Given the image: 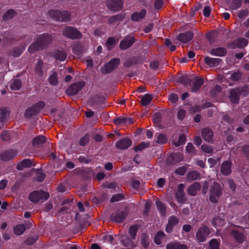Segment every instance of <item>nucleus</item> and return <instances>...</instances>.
<instances>
[{"label":"nucleus","mask_w":249,"mask_h":249,"mask_svg":"<svg viewBox=\"0 0 249 249\" xmlns=\"http://www.w3.org/2000/svg\"><path fill=\"white\" fill-rule=\"evenodd\" d=\"M53 40V36L50 35L43 34L40 35L37 38L36 41L29 47L28 51L30 53H34L51 43Z\"/></svg>","instance_id":"obj_1"},{"label":"nucleus","mask_w":249,"mask_h":249,"mask_svg":"<svg viewBox=\"0 0 249 249\" xmlns=\"http://www.w3.org/2000/svg\"><path fill=\"white\" fill-rule=\"evenodd\" d=\"M222 194V189L219 184L213 182L209 191V199L213 203L218 202Z\"/></svg>","instance_id":"obj_2"},{"label":"nucleus","mask_w":249,"mask_h":249,"mask_svg":"<svg viewBox=\"0 0 249 249\" xmlns=\"http://www.w3.org/2000/svg\"><path fill=\"white\" fill-rule=\"evenodd\" d=\"M48 14L52 18L58 21L65 22L71 19V13L67 11L51 10Z\"/></svg>","instance_id":"obj_3"},{"label":"nucleus","mask_w":249,"mask_h":249,"mask_svg":"<svg viewBox=\"0 0 249 249\" xmlns=\"http://www.w3.org/2000/svg\"><path fill=\"white\" fill-rule=\"evenodd\" d=\"M62 35L67 38L76 39L82 37V34L73 27L66 26L62 31Z\"/></svg>","instance_id":"obj_4"},{"label":"nucleus","mask_w":249,"mask_h":249,"mask_svg":"<svg viewBox=\"0 0 249 249\" xmlns=\"http://www.w3.org/2000/svg\"><path fill=\"white\" fill-rule=\"evenodd\" d=\"M120 63V60L119 58H112L101 68V71L104 74L109 73L116 69Z\"/></svg>","instance_id":"obj_5"},{"label":"nucleus","mask_w":249,"mask_h":249,"mask_svg":"<svg viewBox=\"0 0 249 249\" xmlns=\"http://www.w3.org/2000/svg\"><path fill=\"white\" fill-rule=\"evenodd\" d=\"M49 197V194L44 191H34L30 193L29 199L33 202L36 203L40 200H46Z\"/></svg>","instance_id":"obj_6"},{"label":"nucleus","mask_w":249,"mask_h":249,"mask_svg":"<svg viewBox=\"0 0 249 249\" xmlns=\"http://www.w3.org/2000/svg\"><path fill=\"white\" fill-rule=\"evenodd\" d=\"M210 233L208 227L203 226L198 229L196 233V238L199 242H203L205 241L206 237Z\"/></svg>","instance_id":"obj_7"},{"label":"nucleus","mask_w":249,"mask_h":249,"mask_svg":"<svg viewBox=\"0 0 249 249\" xmlns=\"http://www.w3.org/2000/svg\"><path fill=\"white\" fill-rule=\"evenodd\" d=\"M44 107V104L42 102H40L28 108L25 112V116L27 117H31L38 113Z\"/></svg>","instance_id":"obj_8"},{"label":"nucleus","mask_w":249,"mask_h":249,"mask_svg":"<svg viewBox=\"0 0 249 249\" xmlns=\"http://www.w3.org/2000/svg\"><path fill=\"white\" fill-rule=\"evenodd\" d=\"M107 4L110 10L114 11L120 10L123 6V0H108Z\"/></svg>","instance_id":"obj_9"},{"label":"nucleus","mask_w":249,"mask_h":249,"mask_svg":"<svg viewBox=\"0 0 249 249\" xmlns=\"http://www.w3.org/2000/svg\"><path fill=\"white\" fill-rule=\"evenodd\" d=\"M85 83L79 82L70 86L66 90L69 95H73L76 94L84 86Z\"/></svg>","instance_id":"obj_10"},{"label":"nucleus","mask_w":249,"mask_h":249,"mask_svg":"<svg viewBox=\"0 0 249 249\" xmlns=\"http://www.w3.org/2000/svg\"><path fill=\"white\" fill-rule=\"evenodd\" d=\"M127 215V212L126 210L122 211H119L111 215V219L116 223H121L124 220Z\"/></svg>","instance_id":"obj_11"},{"label":"nucleus","mask_w":249,"mask_h":249,"mask_svg":"<svg viewBox=\"0 0 249 249\" xmlns=\"http://www.w3.org/2000/svg\"><path fill=\"white\" fill-rule=\"evenodd\" d=\"M132 141L130 139L124 138L116 143V147L117 149L124 150L129 147L132 145Z\"/></svg>","instance_id":"obj_12"},{"label":"nucleus","mask_w":249,"mask_h":249,"mask_svg":"<svg viewBox=\"0 0 249 249\" xmlns=\"http://www.w3.org/2000/svg\"><path fill=\"white\" fill-rule=\"evenodd\" d=\"M135 42V38L132 36H127L123 39L120 44V47L122 50L129 48Z\"/></svg>","instance_id":"obj_13"},{"label":"nucleus","mask_w":249,"mask_h":249,"mask_svg":"<svg viewBox=\"0 0 249 249\" xmlns=\"http://www.w3.org/2000/svg\"><path fill=\"white\" fill-rule=\"evenodd\" d=\"M193 34L191 32L180 34L178 36V39L183 43H186L192 40Z\"/></svg>","instance_id":"obj_14"},{"label":"nucleus","mask_w":249,"mask_h":249,"mask_svg":"<svg viewBox=\"0 0 249 249\" xmlns=\"http://www.w3.org/2000/svg\"><path fill=\"white\" fill-rule=\"evenodd\" d=\"M178 222V218L175 216H171L168 219V223L166 227L165 231L167 232L172 231L173 227Z\"/></svg>","instance_id":"obj_15"},{"label":"nucleus","mask_w":249,"mask_h":249,"mask_svg":"<svg viewBox=\"0 0 249 249\" xmlns=\"http://www.w3.org/2000/svg\"><path fill=\"white\" fill-rule=\"evenodd\" d=\"M182 160L183 155L180 153H176L170 155L167 159V161L168 163L174 164L177 162H180Z\"/></svg>","instance_id":"obj_16"},{"label":"nucleus","mask_w":249,"mask_h":249,"mask_svg":"<svg viewBox=\"0 0 249 249\" xmlns=\"http://www.w3.org/2000/svg\"><path fill=\"white\" fill-rule=\"evenodd\" d=\"M146 14V10L142 9L140 12H136L133 13L131 16V19L134 21H139L145 17Z\"/></svg>","instance_id":"obj_17"},{"label":"nucleus","mask_w":249,"mask_h":249,"mask_svg":"<svg viewBox=\"0 0 249 249\" xmlns=\"http://www.w3.org/2000/svg\"><path fill=\"white\" fill-rule=\"evenodd\" d=\"M166 249H188V247L179 242L176 241L168 243Z\"/></svg>","instance_id":"obj_18"},{"label":"nucleus","mask_w":249,"mask_h":249,"mask_svg":"<svg viewBox=\"0 0 249 249\" xmlns=\"http://www.w3.org/2000/svg\"><path fill=\"white\" fill-rule=\"evenodd\" d=\"M204 61L210 67H214L218 66L222 62V60L220 58L206 57L204 59Z\"/></svg>","instance_id":"obj_19"},{"label":"nucleus","mask_w":249,"mask_h":249,"mask_svg":"<svg viewBox=\"0 0 249 249\" xmlns=\"http://www.w3.org/2000/svg\"><path fill=\"white\" fill-rule=\"evenodd\" d=\"M116 236L119 237L122 239V243L125 247H127L128 248H132L135 246V243L132 240L129 239L127 237L125 236L124 234L116 235Z\"/></svg>","instance_id":"obj_20"},{"label":"nucleus","mask_w":249,"mask_h":249,"mask_svg":"<svg viewBox=\"0 0 249 249\" xmlns=\"http://www.w3.org/2000/svg\"><path fill=\"white\" fill-rule=\"evenodd\" d=\"M202 137L207 142H212L213 138V132L208 128H205L202 131Z\"/></svg>","instance_id":"obj_21"},{"label":"nucleus","mask_w":249,"mask_h":249,"mask_svg":"<svg viewBox=\"0 0 249 249\" xmlns=\"http://www.w3.org/2000/svg\"><path fill=\"white\" fill-rule=\"evenodd\" d=\"M184 185L182 183L179 184L178 187L177 192L176 194V197L179 202H182L184 200Z\"/></svg>","instance_id":"obj_22"},{"label":"nucleus","mask_w":249,"mask_h":249,"mask_svg":"<svg viewBox=\"0 0 249 249\" xmlns=\"http://www.w3.org/2000/svg\"><path fill=\"white\" fill-rule=\"evenodd\" d=\"M203 84V79L202 78L196 77L193 79V84L192 88L193 92H196L201 87V85Z\"/></svg>","instance_id":"obj_23"},{"label":"nucleus","mask_w":249,"mask_h":249,"mask_svg":"<svg viewBox=\"0 0 249 249\" xmlns=\"http://www.w3.org/2000/svg\"><path fill=\"white\" fill-rule=\"evenodd\" d=\"M221 171L222 174L228 175L231 173V162L226 161L221 165Z\"/></svg>","instance_id":"obj_24"},{"label":"nucleus","mask_w":249,"mask_h":249,"mask_svg":"<svg viewBox=\"0 0 249 249\" xmlns=\"http://www.w3.org/2000/svg\"><path fill=\"white\" fill-rule=\"evenodd\" d=\"M210 53L212 55L221 57L226 54V50L224 48H213L210 50Z\"/></svg>","instance_id":"obj_25"},{"label":"nucleus","mask_w":249,"mask_h":249,"mask_svg":"<svg viewBox=\"0 0 249 249\" xmlns=\"http://www.w3.org/2000/svg\"><path fill=\"white\" fill-rule=\"evenodd\" d=\"M201 186L198 182H195L190 186L188 189V192L190 195L194 196L196 194L197 191L200 189Z\"/></svg>","instance_id":"obj_26"},{"label":"nucleus","mask_w":249,"mask_h":249,"mask_svg":"<svg viewBox=\"0 0 249 249\" xmlns=\"http://www.w3.org/2000/svg\"><path fill=\"white\" fill-rule=\"evenodd\" d=\"M15 156L16 154L13 152L7 151L1 153L0 158L2 160L8 161L13 159Z\"/></svg>","instance_id":"obj_27"},{"label":"nucleus","mask_w":249,"mask_h":249,"mask_svg":"<svg viewBox=\"0 0 249 249\" xmlns=\"http://www.w3.org/2000/svg\"><path fill=\"white\" fill-rule=\"evenodd\" d=\"M212 223L214 227L217 228L224 225L225 219L222 216H218L213 218Z\"/></svg>","instance_id":"obj_28"},{"label":"nucleus","mask_w":249,"mask_h":249,"mask_svg":"<svg viewBox=\"0 0 249 249\" xmlns=\"http://www.w3.org/2000/svg\"><path fill=\"white\" fill-rule=\"evenodd\" d=\"M114 123L117 125L122 124H130L132 123V120L131 118L120 117L115 119L114 121Z\"/></svg>","instance_id":"obj_29"},{"label":"nucleus","mask_w":249,"mask_h":249,"mask_svg":"<svg viewBox=\"0 0 249 249\" xmlns=\"http://www.w3.org/2000/svg\"><path fill=\"white\" fill-rule=\"evenodd\" d=\"M240 89H233L231 91V96L230 97V100L233 103L237 104L238 102L239 98V94L238 92V91Z\"/></svg>","instance_id":"obj_30"},{"label":"nucleus","mask_w":249,"mask_h":249,"mask_svg":"<svg viewBox=\"0 0 249 249\" xmlns=\"http://www.w3.org/2000/svg\"><path fill=\"white\" fill-rule=\"evenodd\" d=\"M155 142L160 144H163L168 141V137L164 134H159L155 138Z\"/></svg>","instance_id":"obj_31"},{"label":"nucleus","mask_w":249,"mask_h":249,"mask_svg":"<svg viewBox=\"0 0 249 249\" xmlns=\"http://www.w3.org/2000/svg\"><path fill=\"white\" fill-rule=\"evenodd\" d=\"M156 205L160 214L164 215L166 213V207L164 204L157 199L156 201Z\"/></svg>","instance_id":"obj_32"},{"label":"nucleus","mask_w":249,"mask_h":249,"mask_svg":"<svg viewBox=\"0 0 249 249\" xmlns=\"http://www.w3.org/2000/svg\"><path fill=\"white\" fill-rule=\"evenodd\" d=\"M31 165V161L29 160L25 159L19 163L17 166L18 170H21L24 168L30 167Z\"/></svg>","instance_id":"obj_33"},{"label":"nucleus","mask_w":249,"mask_h":249,"mask_svg":"<svg viewBox=\"0 0 249 249\" xmlns=\"http://www.w3.org/2000/svg\"><path fill=\"white\" fill-rule=\"evenodd\" d=\"M21 86L20 81L18 79H13L10 84V88L13 90H17L20 89Z\"/></svg>","instance_id":"obj_34"},{"label":"nucleus","mask_w":249,"mask_h":249,"mask_svg":"<svg viewBox=\"0 0 249 249\" xmlns=\"http://www.w3.org/2000/svg\"><path fill=\"white\" fill-rule=\"evenodd\" d=\"M124 18V15L123 14H119L114 16H112L109 18V23L114 24L118 21L123 20Z\"/></svg>","instance_id":"obj_35"},{"label":"nucleus","mask_w":249,"mask_h":249,"mask_svg":"<svg viewBox=\"0 0 249 249\" xmlns=\"http://www.w3.org/2000/svg\"><path fill=\"white\" fill-rule=\"evenodd\" d=\"M200 176V174L196 171L189 172L187 175V179L188 180H195L197 179Z\"/></svg>","instance_id":"obj_36"},{"label":"nucleus","mask_w":249,"mask_h":249,"mask_svg":"<svg viewBox=\"0 0 249 249\" xmlns=\"http://www.w3.org/2000/svg\"><path fill=\"white\" fill-rule=\"evenodd\" d=\"M232 235L236 241L239 243H242L244 240V236L240 232L236 230H233Z\"/></svg>","instance_id":"obj_37"},{"label":"nucleus","mask_w":249,"mask_h":249,"mask_svg":"<svg viewBox=\"0 0 249 249\" xmlns=\"http://www.w3.org/2000/svg\"><path fill=\"white\" fill-rule=\"evenodd\" d=\"M54 55L55 58L59 61H64L66 57V53L62 51H56L54 53Z\"/></svg>","instance_id":"obj_38"},{"label":"nucleus","mask_w":249,"mask_h":249,"mask_svg":"<svg viewBox=\"0 0 249 249\" xmlns=\"http://www.w3.org/2000/svg\"><path fill=\"white\" fill-rule=\"evenodd\" d=\"M49 82L50 84L56 86L58 84V79L57 73L55 71H53L49 77Z\"/></svg>","instance_id":"obj_39"},{"label":"nucleus","mask_w":249,"mask_h":249,"mask_svg":"<svg viewBox=\"0 0 249 249\" xmlns=\"http://www.w3.org/2000/svg\"><path fill=\"white\" fill-rule=\"evenodd\" d=\"M43 64V61L41 60H39L35 68L36 73L39 76H41L43 74V72L42 70Z\"/></svg>","instance_id":"obj_40"},{"label":"nucleus","mask_w":249,"mask_h":249,"mask_svg":"<svg viewBox=\"0 0 249 249\" xmlns=\"http://www.w3.org/2000/svg\"><path fill=\"white\" fill-rule=\"evenodd\" d=\"M24 49V47L22 48H14L10 52V55L14 57H18L22 53Z\"/></svg>","instance_id":"obj_41"},{"label":"nucleus","mask_w":249,"mask_h":249,"mask_svg":"<svg viewBox=\"0 0 249 249\" xmlns=\"http://www.w3.org/2000/svg\"><path fill=\"white\" fill-rule=\"evenodd\" d=\"M25 229V227L23 225H18L14 228V232L16 235H19L24 232Z\"/></svg>","instance_id":"obj_42"},{"label":"nucleus","mask_w":249,"mask_h":249,"mask_svg":"<svg viewBox=\"0 0 249 249\" xmlns=\"http://www.w3.org/2000/svg\"><path fill=\"white\" fill-rule=\"evenodd\" d=\"M16 15V12L13 10H9L7 11L3 16V18L7 20L15 17Z\"/></svg>","instance_id":"obj_43"},{"label":"nucleus","mask_w":249,"mask_h":249,"mask_svg":"<svg viewBox=\"0 0 249 249\" xmlns=\"http://www.w3.org/2000/svg\"><path fill=\"white\" fill-rule=\"evenodd\" d=\"M152 100V96L150 94H146L142 98L141 103L143 106H146L149 104Z\"/></svg>","instance_id":"obj_44"},{"label":"nucleus","mask_w":249,"mask_h":249,"mask_svg":"<svg viewBox=\"0 0 249 249\" xmlns=\"http://www.w3.org/2000/svg\"><path fill=\"white\" fill-rule=\"evenodd\" d=\"M46 141V138L42 135L38 136L36 137L33 141V144L34 145H38Z\"/></svg>","instance_id":"obj_45"},{"label":"nucleus","mask_w":249,"mask_h":249,"mask_svg":"<svg viewBox=\"0 0 249 249\" xmlns=\"http://www.w3.org/2000/svg\"><path fill=\"white\" fill-rule=\"evenodd\" d=\"M165 234L162 231H159L157 233L154 238V242L157 245L161 243V239L164 236Z\"/></svg>","instance_id":"obj_46"},{"label":"nucleus","mask_w":249,"mask_h":249,"mask_svg":"<svg viewBox=\"0 0 249 249\" xmlns=\"http://www.w3.org/2000/svg\"><path fill=\"white\" fill-rule=\"evenodd\" d=\"M236 89H240L238 91V93L239 95H242L244 96H246L249 92V86L248 85H246L244 87L237 88Z\"/></svg>","instance_id":"obj_47"},{"label":"nucleus","mask_w":249,"mask_h":249,"mask_svg":"<svg viewBox=\"0 0 249 249\" xmlns=\"http://www.w3.org/2000/svg\"><path fill=\"white\" fill-rule=\"evenodd\" d=\"M149 144V142H142L137 146H135L134 149L135 151H141L143 149L148 147Z\"/></svg>","instance_id":"obj_48"},{"label":"nucleus","mask_w":249,"mask_h":249,"mask_svg":"<svg viewBox=\"0 0 249 249\" xmlns=\"http://www.w3.org/2000/svg\"><path fill=\"white\" fill-rule=\"evenodd\" d=\"M241 4L242 0H233L231 4V8L233 10H236L240 7Z\"/></svg>","instance_id":"obj_49"},{"label":"nucleus","mask_w":249,"mask_h":249,"mask_svg":"<svg viewBox=\"0 0 249 249\" xmlns=\"http://www.w3.org/2000/svg\"><path fill=\"white\" fill-rule=\"evenodd\" d=\"M210 249H219V243L215 239L211 240L209 242Z\"/></svg>","instance_id":"obj_50"},{"label":"nucleus","mask_w":249,"mask_h":249,"mask_svg":"<svg viewBox=\"0 0 249 249\" xmlns=\"http://www.w3.org/2000/svg\"><path fill=\"white\" fill-rule=\"evenodd\" d=\"M186 141L185 136L184 135H181L178 137V142H174V144L176 147H178L185 143Z\"/></svg>","instance_id":"obj_51"},{"label":"nucleus","mask_w":249,"mask_h":249,"mask_svg":"<svg viewBox=\"0 0 249 249\" xmlns=\"http://www.w3.org/2000/svg\"><path fill=\"white\" fill-rule=\"evenodd\" d=\"M137 231V228L135 226L130 227L129 230V232L132 240L135 239Z\"/></svg>","instance_id":"obj_52"},{"label":"nucleus","mask_w":249,"mask_h":249,"mask_svg":"<svg viewBox=\"0 0 249 249\" xmlns=\"http://www.w3.org/2000/svg\"><path fill=\"white\" fill-rule=\"evenodd\" d=\"M89 140V135L88 134L86 135L81 138L79 141V143L81 146H85L88 143Z\"/></svg>","instance_id":"obj_53"},{"label":"nucleus","mask_w":249,"mask_h":249,"mask_svg":"<svg viewBox=\"0 0 249 249\" xmlns=\"http://www.w3.org/2000/svg\"><path fill=\"white\" fill-rule=\"evenodd\" d=\"M186 152L190 154H193L195 152V148L192 143L189 142L186 147Z\"/></svg>","instance_id":"obj_54"},{"label":"nucleus","mask_w":249,"mask_h":249,"mask_svg":"<svg viewBox=\"0 0 249 249\" xmlns=\"http://www.w3.org/2000/svg\"><path fill=\"white\" fill-rule=\"evenodd\" d=\"M8 115V111L6 109H0V122H3Z\"/></svg>","instance_id":"obj_55"},{"label":"nucleus","mask_w":249,"mask_h":249,"mask_svg":"<svg viewBox=\"0 0 249 249\" xmlns=\"http://www.w3.org/2000/svg\"><path fill=\"white\" fill-rule=\"evenodd\" d=\"M248 41L245 38H240L237 40V44L238 47L242 48L246 46Z\"/></svg>","instance_id":"obj_56"},{"label":"nucleus","mask_w":249,"mask_h":249,"mask_svg":"<svg viewBox=\"0 0 249 249\" xmlns=\"http://www.w3.org/2000/svg\"><path fill=\"white\" fill-rule=\"evenodd\" d=\"M186 171V167L184 166L180 167L177 169L175 171V173L180 176L183 175Z\"/></svg>","instance_id":"obj_57"},{"label":"nucleus","mask_w":249,"mask_h":249,"mask_svg":"<svg viewBox=\"0 0 249 249\" xmlns=\"http://www.w3.org/2000/svg\"><path fill=\"white\" fill-rule=\"evenodd\" d=\"M179 82L187 85L190 82V79L187 76H183L179 78Z\"/></svg>","instance_id":"obj_58"},{"label":"nucleus","mask_w":249,"mask_h":249,"mask_svg":"<svg viewBox=\"0 0 249 249\" xmlns=\"http://www.w3.org/2000/svg\"><path fill=\"white\" fill-rule=\"evenodd\" d=\"M186 115V111L183 109H180L178 110L177 116L178 119L182 120L184 119Z\"/></svg>","instance_id":"obj_59"},{"label":"nucleus","mask_w":249,"mask_h":249,"mask_svg":"<svg viewBox=\"0 0 249 249\" xmlns=\"http://www.w3.org/2000/svg\"><path fill=\"white\" fill-rule=\"evenodd\" d=\"M202 150L206 153H211L213 151V149L211 146L207 145H202L201 146Z\"/></svg>","instance_id":"obj_60"},{"label":"nucleus","mask_w":249,"mask_h":249,"mask_svg":"<svg viewBox=\"0 0 249 249\" xmlns=\"http://www.w3.org/2000/svg\"><path fill=\"white\" fill-rule=\"evenodd\" d=\"M123 198V195L121 194H118L113 196L110 199V201L112 202H116L122 200Z\"/></svg>","instance_id":"obj_61"},{"label":"nucleus","mask_w":249,"mask_h":249,"mask_svg":"<svg viewBox=\"0 0 249 249\" xmlns=\"http://www.w3.org/2000/svg\"><path fill=\"white\" fill-rule=\"evenodd\" d=\"M115 40L113 37H110L107 39V47L108 50H110L111 46L115 44Z\"/></svg>","instance_id":"obj_62"},{"label":"nucleus","mask_w":249,"mask_h":249,"mask_svg":"<svg viewBox=\"0 0 249 249\" xmlns=\"http://www.w3.org/2000/svg\"><path fill=\"white\" fill-rule=\"evenodd\" d=\"M103 239L105 242L110 243H111L114 240L113 236L112 235H105L103 236Z\"/></svg>","instance_id":"obj_63"},{"label":"nucleus","mask_w":249,"mask_h":249,"mask_svg":"<svg viewBox=\"0 0 249 249\" xmlns=\"http://www.w3.org/2000/svg\"><path fill=\"white\" fill-rule=\"evenodd\" d=\"M168 99L170 102L174 103L177 101L178 96L177 94L172 93L169 96Z\"/></svg>","instance_id":"obj_64"}]
</instances>
